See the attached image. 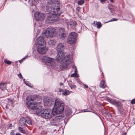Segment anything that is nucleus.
<instances>
[{
    "label": "nucleus",
    "instance_id": "nucleus-1",
    "mask_svg": "<svg viewBox=\"0 0 135 135\" xmlns=\"http://www.w3.org/2000/svg\"><path fill=\"white\" fill-rule=\"evenodd\" d=\"M38 96L36 95L28 96L26 98V105L28 108L33 110L37 113L40 109L37 106Z\"/></svg>",
    "mask_w": 135,
    "mask_h": 135
},
{
    "label": "nucleus",
    "instance_id": "nucleus-2",
    "mask_svg": "<svg viewBox=\"0 0 135 135\" xmlns=\"http://www.w3.org/2000/svg\"><path fill=\"white\" fill-rule=\"evenodd\" d=\"M47 12L48 14H52L57 17V16L60 15L61 12L60 11V7L57 6L53 7H47Z\"/></svg>",
    "mask_w": 135,
    "mask_h": 135
},
{
    "label": "nucleus",
    "instance_id": "nucleus-3",
    "mask_svg": "<svg viewBox=\"0 0 135 135\" xmlns=\"http://www.w3.org/2000/svg\"><path fill=\"white\" fill-rule=\"evenodd\" d=\"M38 110L36 113L37 115L47 119L51 118V111L50 109H45L42 110L40 108Z\"/></svg>",
    "mask_w": 135,
    "mask_h": 135
},
{
    "label": "nucleus",
    "instance_id": "nucleus-4",
    "mask_svg": "<svg viewBox=\"0 0 135 135\" xmlns=\"http://www.w3.org/2000/svg\"><path fill=\"white\" fill-rule=\"evenodd\" d=\"M57 30L53 28H48L44 33V36L47 38H50L55 35L57 33Z\"/></svg>",
    "mask_w": 135,
    "mask_h": 135
},
{
    "label": "nucleus",
    "instance_id": "nucleus-5",
    "mask_svg": "<svg viewBox=\"0 0 135 135\" xmlns=\"http://www.w3.org/2000/svg\"><path fill=\"white\" fill-rule=\"evenodd\" d=\"M62 103L58 99H56L54 102V106L53 109V112L56 114L61 113L64 110V107L62 105Z\"/></svg>",
    "mask_w": 135,
    "mask_h": 135
},
{
    "label": "nucleus",
    "instance_id": "nucleus-6",
    "mask_svg": "<svg viewBox=\"0 0 135 135\" xmlns=\"http://www.w3.org/2000/svg\"><path fill=\"white\" fill-rule=\"evenodd\" d=\"M64 47V45L62 43L59 44L57 47V55L56 57V59L57 62H60L61 59L64 56V53L61 51Z\"/></svg>",
    "mask_w": 135,
    "mask_h": 135
},
{
    "label": "nucleus",
    "instance_id": "nucleus-7",
    "mask_svg": "<svg viewBox=\"0 0 135 135\" xmlns=\"http://www.w3.org/2000/svg\"><path fill=\"white\" fill-rule=\"evenodd\" d=\"M61 60V62L60 66V69L61 70L66 68L70 63V57L69 55L68 56H64L60 60Z\"/></svg>",
    "mask_w": 135,
    "mask_h": 135
},
{
    "label": "nucleus",
    "instance_id": "nucleus-8",
    "mask_svg": "<svg viewBox=\"0 0 135 135\" xmlns=\"http://www.w3.org/2000/svg\"><path fill=\"white\" fill-rule=\"evenodd\" d=\"M42 60L47 65H50L52 66L55 65V60L53 58L44 56L43 57Z\"/></svg>",
    "mask_w": 135,
    "mask_h": 135
},
{
    "label": "nucleus",
    "instance_id": "nucleus-9",
    "mask_svg": "<svg viewBox=\"0 0 135 135\" xmlns=\"http://www.w3.org/2000/svg\"><path fill=\"white\" fill-rule=\"evenodd\" d=\"M37 52L41 54H45L47 51L46 49V44H43L42 45H37Z\"/></svg>",
    "mask_w": 135,
    "mask_h": 135
},
{
    "label": "nucleus",
    "instance_id": "nucleus-10",
    "mask_svg": "<svg viewBox=\"0 0 135 135\" xmlns=\"http://www.w3.org/2000/svg\"><path fill=\"white\" fill-rule=\"evenodd\" d=\"M64 116V115L62 114L57 116L54 119H51L50 120V122L54 125H58L60 122L62 120V119Z\"/></svg>",
    "mask_w": 135,
    "mask_h": 135
},
{
    "label": "nucleus",
    "instance_id": "nucleus-11",
    "mask_svg": "<svg viewBox=\"0 0 135 135\" xmlns=\"http://www.w3.org/2000/svg\"><path fill=\"white\" fill-rule=\"evenodd\" d=\"M34 16L36 20H44L45 16L44 14L41 12H36L34 14Z\"/></svg>",
    "mask_w": 135,
    "mask_h": 135
},
{
    "label": "nucleus",
    "instance_id": "nucleus-12",
    "mask_svg": "<svg viewBox=\"0 0 135 135\" xmlns=\"http://www.w3.org/2000/svg\"><path fill=\"white\" fill-rule=\"evenodd\" d=\"M57 19V17L52 14H50L47 16L46 21L48 22L52 23L55 21Z\"/></svg>",
    "mask_w": 135,
    "mask_h": 135
},
{
    "label": "nucleus",
    "instance_id": "nucleus-13",
    "mask_svg": "<svg viewBox=\"0 0 135 135\" xmlns=\"http://www.w3.org/2000/svg\"><path fill=\"white\" fill-rule=\"evenodd\" d=\"M37 45H42L43 44H46V42L43 38L41 36H40L37 38Z\"/></svg>",
    "mask_w": 135,
    "mask_h": 135
},
{
    "label": "nucleus",
    "instance_id": "nucleus-14",
    "mask_svg": "<svg viewBox=\"0 0 135 135\" xmlns=\"http://www.w3.org/2000/svg\"><path fill=\"white\" fill-rule=\"evenodd\" d=\"M76 23L74 21L70 20V21L68 22V25L70 26V27L73 29H74L76 25Z\"/></svg>",
    "mask_w": 135,
    "mask_h": 135
},
{
    "label": "nucleus",
    "instance_id": "nucleus-15",
    "mask_svg": "<svg viewBox=\"0 0 135 135\" xmlns=\"http://www.w3.org/2000/svg\"><path fill=\"white\" fill-rule=\"evenodd\" d=\"M20 123L21 126L22 127L26 126V118L23 117L21 118L20 120Z\"/></svg>",
    "mask_w": 135,
    "mask_h": 135
},
{
    "label": "nucleus",
    "instance_id": "nucleus-16",
    "mask_svg": "<svg viewBox=\"0 0 135 135\" xmlns=\"http://www.w3.org/2000/svg\"><path fill=\"white\" fill-rule=\"evenodd\" d=\"M54 103V102L52 101L49 99H47L44 101V104L45 105L52 106L53 105Z\"/></svg>",
    "mask_w": 135,
    "mask_h": 135
},
{
    "label": "nucleus",
    "instance_id": "nucleus-17",
    "mask_svg": "<svg viewBox=\"0 0 135 135\" xmlns=\"http://www.w3.org/2000/svg\"><path fill=\"white\" fill-rule=\"evenodd\" d=\"M51 1L52 2L51 4H49L47 7H53L54 6H56L57 4L59 3L58 0H51Z\"/></svg>",
    "mask_w": 135,
    "mask_h": 135
},
{
    "label": "nucleus",
    "instance_id": "nucleus-18",
    "mask_svg": "<svg viewBox=\"0 0 135 135\" xmlns=\"http://www.w3.org/2000/svg\"><path fill=\"white\" fill-rule=\"evenodd\" d=\"M76 40L74 39V38H72L71 37H69L67 40V42L69 44H74L76 41Z\"/></svg>",
    "mask_w": 135,
    "mask_h": 135
},
{
    "label": "nucleus",
    "instance_id": "nucleus-19",
    "mask_svg": "<svg viewBox=\"0 0 135 135\" xmlns=\"http://www.w3.org/2000/svg\"><path fill=\"white\" fill-rule=\"evenodd\" d=\"M77 34L74 32H72L69 33V37H71L72 38H74V39L76 40V38L77 37Z\"/></svg>",
    "mask_w": 135,
    "mask_h": 135
},
{
    "label": "nucleus",
    "instance_id": "nucleus-20",
    "mask_svg": "<svg viewBox=\"0 0 135 135\" xmlns=\"http://www.w3.org/2000/svg\"><path fill=\"white\" fill-rule=\"evenodd\" d=\"M112 104L115 105L118 107V109H119L118 107H121L122 105L121 103L119 102L115 99L113 100V103Z\"/></svg>",
    "mask_w": 135,
    "mask_h": 135
},
{
    "label": "nucleus",
    "instance_id": "nucleus-21",
    "mask_svg": "<svg viewBox=\"0 0 135 135\" xmlns=\"http://www.w3.org/2000/svg\"><path fill=\"white\" fill-rule=\"evenodd\" d=\"M6 82L1 83L0 84V88L2 90H5L6 88Z\"/></svg>",
    "mask_w": 135,
    "mask_h": 135
},
{
    "label": "nucleus",
    "instance_id": "nucleus-22",
    "mask_svg": "<svg viewBox=\"0 0 135 135\" xmlns=\"http://www.w3.org/2000/svg\"><path fill=\"white\" fill-rule=\"evenodd\" d=\"M115 7L112 5H109L108 6V8L110 10V12L111 13L115 11Z\"/></svg>",
    "mask_w": 135,
    "mask_h": 135
},
{
    "label": "nucleus",
    "instance_id": "nucleus-23",
    "mask_svg": "<svg viewBox=\"0 0 135 135\" xmlns=\"http://www.w3.org/2000/svg\"><path fill=\"white\" fill-rule=\"evenodd\" d=\"M48 43L50 46H51L55 45L56 42L55 40H53L51 39L48 41Z\"/></svg>",
    "mask_w": 135,
    "mask_h": 135
},
{
    "label": "nucleus",
    "instance_id": "nucleus-24",
    "mask_svg": "<svg viewBox=\"0 0 135 135\" xmlns=\"http://www.w3.org/2000/svg\"><path fill=\"white\" fill-rule=\"evenodd\" d=\"M71 93V91L67 90L66 89H64L62 93V94L64 95H67Z\"/></svg>",
    "mask_w": 135,
    "mask_h": 135
},
{
    "label": "nucleus",
    "instance_id": "nucleus-25",
    "mask_svg": "<svg viewBox=\"0 0 135 135\" xmlns=\"http://www.w3.org/2000/svg\"><path fill=\"white\" fill-rule=\"evenodd\" d=\"M100 86L101 87L103 88H105L107 86L104 80H103L101 81Z\"/></svg>",
    "mask_w": 135,
    "mask_h": 135
},
{
    "label": "nucleus",
    "instance_id": "nucleus-26",
    "mask_svg": "<svg viewBox=\"0 0 135 135\" xmlns=\"http://www.w3.org/2000/svg\"><path fill=\"white\" fill-rule=\"evenodd\" d=\"M65 111V114L66 116L68 117L71 114L72 112L70 109H67Z\"/></svg>",
    "mask_w": 135,
    "mask_h": 135
},
{
    "label": "nucleus",
    "instance_id": "nucleus-27",
    "mask_svg": "<svg viewBox=\"0 0 135 135\" xmlns=\"http://www.w3.org/2000/svg\"><path fill=\"white\" fill-rule=\"evenodd\" d=\"M26 121L29 124H31L32 123V121L28 117L26 118Z\"/></svg>",
    "mask_w": 135,
    "mask_h": 135
},
{
    "label": "nucleus",
    "instance_id": "nucleus-28",
    "mask_svg": "<svg viewBox=\"0 0 135 135\" xmlns=\"http://www.w3.org/2000/svg\"><path fill=\"white\" fill-rule=\"evenodd\" d=\"M18 130L20 132L24 134H26L25 131V130H23V129L21 127H18Z\"/></svg>",
    "mask_w": 135,
    "mask_h": 135
},
{
    "label": "nucleus",
    "instance_id": "nucleus-29",
    "mask_svg": "<svg viewBox=\"0 0 135 135\" xmlns=\"http://www.w3.org/2000/svg\"><path fill=\"white\" fill-rule=\"evenodd\" d=\"M66 34L65 33H62L60 35V37L61 38L64 39L66 37Z\"/></svg>",
    "mask_w": 135,
    "mask_h": 135
},
{
    "label": "nucleus",
    "instance_id": "nucleus-30",
    "mask_svg": "<svg viewBox=\"0 0 135 135\" xmlns=\"http://www.w3.org/2000/svg\"><path fill=\"white\" fill-rule=\"evenodd\" d=\"M106 98L108 102H109L110 103L112 104L113 103V99L109 97H107Z\"/></svg>",
    "mask_w": 135,
    "mask_h": 135
},
{
    "label": "nucleus",
    "instance_id": "nucleus-31",
    "mask_svg": "<svg viewBox=\"0 0 135 135\" xmlns=\"http://www.w3.org/2000/svg\"><path fill=\"white\" fill-rule=\"evenodd\" d=\"M84 0H80L77 3L79 5H82L83 4L84 2Z\"/></svg>",
    "mask_w": 135,
    "mask_h": 135
},
{
    "label": "nucleus",
    "instance_id": "nucleus-32",
    "mask_svg": "<svg viewBox=\"0 0 135 135\" xmlns=\"http://www.w3.org/2000/svg\"><path fill=\"white\" fill-rule=\"evenodd\" d=\"M7 100H8V103H10L11 106H13V101L11 99H8Z\"/></svg>",
    "mask_w": 135,
    "mask_h": 135
},
{
    "label": "nucleus",
    "instance_id": "nucleus-33",
    "mask_svg": "<svg viewBox=\"0 0 135 135\" xmlns=\"http://www.w3.org/2000/svg\"><path fill=\"white\" fill-rule=\"evenodd\" d=\"M96 25H97V27L98 28H100L102 26L101 23L99 22H97L96 23Z\"/></svg>",
    "mask_w": 135,
    "mask_h": 135
},
{
    "label": "nucleus",
    "instance_id": "nucleus-34",
    "mask_svg": "<svg viewBox=\"0 0 135 135\" xmlns=\"http://www.w3.org/2000/svg\"><path fill=\"white\" fill-rule=\"evenodd\" d=\"M4 62L6 64L8 65H10L11 63V61L9 60H7L6 59L4 60Z\"/></svg>",
    "mask_w": 135,
    "mask_h": 135
},
{
    "label": "nucleus",
    "instance_id": "nucleus-35",
    "mask_svg": "<svg viewBox=\"0 0 135 135\" xmlns=\"http://www.w3.org/2000/svg\"><path fill=\"white\" fill-rule=\"evenodd\" d=\"M59 31L61 33H64L65 31L64 29L63 28H60L59 29Z\"/></svg>",
    "mask_w": 135,
    "mask_h": 135
},
{
    "label": "nucleus",
    "instance_id": "nucleus-36",
    "mask_svg": "<svg viewBox=\"0 0 135 135\" xmlns=\"http://www.w3.org/2000/svg\"><path fill=\"white\" fill-rule=\"evenodd\" d=\"M71 77H75V78L78 77V75L77 74L74 73L71 75Z\"/></svg>",
    "mask_w": 135,
    "mask_h": 135
},
{
    "label": "nucleus",
    "instance_id": "nucleus-37",
    "mask_svg": "<svg viewBox=\"0 0 135 135\" xmlns=\"http://www.w3.org/2000/svg\"><path fill=\"white\" fill-rule=\"evenodd\" d=\"M69 86L72 89H75L76 87V86L75 85L70 84L69 85Z\"/></svg>",
    "mask_w": 135,
    "mask_h": 135
},
{
    "label": "nucleus",
    "instance_id": "nucleus-38",
    "mask_svg": "<svg viewBox=\"0 0 135 135\" xmlns=\"http://www.w3.org/2000/svg\"><path fill=\"white\" fill-rule=\"evenodd\" d=\"M27 56L25 57H24V58H23L22 59H21V60H20L19 61V62L20 63H21L22 62L23 60H25L27 58Z\"/></svg>",
    "mask_w": 135,
    "mask_h": 135
},
{
    "label": "nucleus",
    "instance_id": "nucleus-39",
    "mask_svg": "<svg viewBox=\"0 0 135 135\" xmlns=\"http://www.w3.org/2000/svg\"><path fill=\"white\" fill-rule=\"evenodd\" d=\"M81 85L83 86L84 88H88V85L85 84L83 83H82L81 84Z\"/></svg>",
    "mask_w": 135,
    "mask_h": 135
},
{
    "label": "nucleus",
    "instance_id": "nucleus-40",
    "mask_svg": "<svg viewBox=\"0 0 135 135\" xmlns=\"http://www.w3.org/2000/svg\"><path fill=\"white\" fill-rule=\"evenodd\" d=\"M81 111L82 112H90L89 110L87 109H83Z\"/></svg>",
    "mask_w": 135,
    "mask_h": 135
},
{
    "label": "nucleus",
    "instance_id": "nucleus-41",
    "mask_svg": "<svg viewBox=\"0 0 135 135\" xmlns=\"http://www.w3.org/2000/svg\"><path fill=\"white\" fill-rule=\"evenodd\" d=\"M118 20V19L117 18H113L110 21H108V22H112L114 21H117Z\"/></svg>",
    "mask_w": 135,
    "mask_h": 135
},
{
    "label": "nucleus",
    "instance_id": "nucleus-42",
    "mask_svg": "<svg viewBox=\"0 0 135 135\" xmlns=\"http://www.w3.org/2000/svg\"><path fill=\"white\" fill-rule=\"evenodd\" d=\"M131 103L132 104H135V99H134L131 100Z\"/></svg>",
    "mask_w": 135,
    "mask_h": 135
},
{
    "label": "nucleus",
    "instance_id": "nucleus-43",
    "mask_svg": "<svg viewBox=\"0 0 135 135\" xmlns=\"http://www.w3.org/2000/svg\"><path fill=\"white\" fill-rule=\"evenodd\" d=\"M18 77L20 78H22V75L21 74V73H20L18 74Z\"/></svg>",
    "mask_w": 135,
    "mask_h": 135
},
{
    "label": "nucleus",
    "instance_id": "nucleus-44",
    "mask_svg": "<svg viewBox=\"0 0 135 135\" xmlns=\"http://www.w3.org/2000/svg\"><path fill=\"white\" fill-rule=\"evenodd\" d=\"M14 134V132L13 131L11 132L10 133V135H13Z\"/></svg>",
    "mask_w": 135,
    "mask_h": 135
},
{
    "label": "nucleus",
    "instance_id": "nucleus-45",
    "mask_svg": "<svg viewBox=\"0 0 135 135\" xmlns=\"http://www.w3.org/2000/svg\"><path fill=\"white\" fill-rule=\"evenodd\" d=\"M73 68L74 69H75V70L76 69H76V66H75V65H73Z\"/></svg>",
    "mask_w": 135,
    "mask_h": 135
},
{
    "label": "nucleus",
    "instance_id": "nucleus-46",
    "mask_svg": "<svg viewBox=\"0 0 135 135\" xmlns=\"http://www.w3.org/2000/svg\"><path fill=\"white\" fill-rule=\"evenodd\" d=\"M63 90L61 89H59V91L60 92H62L63 91Z\"/></svg>",
    "mask_w": 135,
    "mask_h": 135
},
{
    "label": "nucleus",
    "instance_id": "nucleus-47",
    "mask_svg": "<svg viewBox=\"0 0 135 135\" xmlns=\"http://www.w3.org/2000/svg\"><path fill=\"white\" fill-rule=\"evenodd\" d=\"M77 69H76L74 71V73L75 74H77Z\"/></svg>",
    "mask_w": 135,
    "mask_h": 135
},
{
    "label": "nucleus",
    "instance_id": "nucleus-48",
    "mask_svg": "<svg viewBox=\"0 0 135 135\" xmlns=\"http://www.w3.org/2000/svg\"><path fill=\"white\" fill-rule=\"evenodd\" d=\"M15 135H22L19 133H17Z\"/></svg>",
    "mask_w": 135,
    "mask_h": 135
},
{
    "label": "nucleus",
    "instance_id": "nucleus-49",
    "mask_svg": "<svg viewBox=\"0 0 135 135\" xmlns=\"http://www.w3.org/2000/svg\"><path fill=\"white\" fill-rule=\"evenodd\" d=\"M106 0H100V1L102 2H103L105 1Z\"/></svg>",
    "mask_w": 135,
    "mask_h": 135
},
{
    "label": "nucleus",
    "instance_id": "nucleus-50",
    "mask_svg": "<svg viewBox=\"0 0 135 135\" xmlns=\"http://www.w3.org/2000/svg\"><path fill=\"white\" fill-rule=\"evenodd\" d=\"M122 135H126V133H124L122 134Z\"/></svg>",
    "mask_w": 135,
    "mask_h": 135
},
{
    "label": "nucleus",
    "instance_id": "nucleus-51",
    "mask_svg": "<svg viewBox=\"0 0 135 135\" xmlns=\"http://www.w3.org/2000/svg\"><path fill=\"white\" fill-rule=\"evenodd\" d=\"M59 84L60 85H63V84L62 83H59Z\"/></svg>",
    "mask_w": 135,
    "mask_h": 135
},
{
    "label": "nucleus",
    "instance_id": "nucleus-52",
    "mask_svg": "<svg viewBox=\"0 0 135 135\" xmlns=\"http://www.w3.org/2000/svg\"><path fill=\"white\" fill-rule=\"evenodd\" d=\"M110 1L112 3H113L114 2V1H113V0H110Z\"/></svg>",
    "mask_w": 135,
    "mask_h": 135
},
{
    "label": "nucleus",
    "instance_id": "nucleus-53",
    "mask_svg": "<svg viewBox=\"0 0 135 135\" xmlns=\"http://www.w3.org/2000/svg\"><path fill=\"white\" fill-rule=\"evenodd\" d=\"M25 1H26L27 0H24Z\"/></svg>",
    "mask_w": 135,
    "mask_h": 135
},
{
    "label": "nucleus",
    "instance_id": "nucleus-54",
    "mask_svg": "<svg viewBox=\"0 0 135 135\" xmlns=\"http://www.w3.org/2000/svg\"><path fill=\"white\" fill-rule=\"evenodd\" d=\"M11 125H12V124H11V125H10V126H11Z\"/></svg>",
    "mask_w": 135,
    "mask_h": 135
},
{
    "label": "nucleus",
    "instance_id": "nucleus-55",
    "mask_svg": "<svg viewBox=\"0 0 135 135\" xmlns=\"http://www.w3.org/2000/svg\"><path fill=\"white\" fill-rule=\"evenodd\" d=\"M11 125H12V124H11V125H10V126H11Z\"/></svg>",
    "mask_w": 135,
    "mask_h": 135
},
{
    "label": "nucleus",
    "instance_id": "nucleus-56",
    "mask_svg": "<svg viewBox=\"0 0 135 135\" xmlns=\"http://www.w3.org/2000/svg\"><path fill=\"white\" fill-rule=\"evenodd\" d=\"M7 105H6V107H7Z\"/></svg>",
    "mask_w": 135,
    "mask_h": 135
},
{
    "label": "nucleus",
    "instance_id": "nucleus-57",
    "mask_svg": "<svg viewBox=\"0 0 135 135\" xmlns=\"http://www.w3.org/2000/svg\"><path fill=\"white\" fill-rule=\"evenodd\" d=\"M134 124H135V122L134 123Z\"/></svg>",
    "mask_w": 135,
    "mask_h": 135
}]
</instances>
